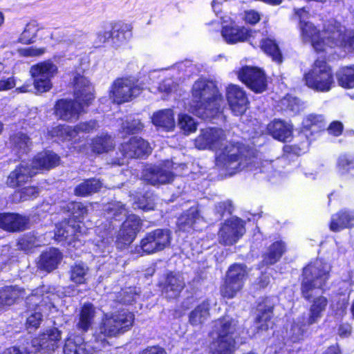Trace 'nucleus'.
I'll return each mask as SVG.
<instances>
[{"mask_svg":"<svg viewBox=\"0 0 354 354\" xmlns=\"http://www.w3.org/2000/svg\"><path fill=\"white\" fill-rule=\"evenodd\" d=\"M114 32H111L109 28H105L97 33L99 43L102 44L110 38H116L118 41H126L131 37V27L127 24H122L118 28H114Z\"/></svg>","mask_w":354,"mask_h":354,"instance_id":"nucleus-31","label":"nucleus"},{"mask_svg":"<svg viewBox=\"0 0 354 354\" xmlns=\"http://www.w3.org/2000/svg\"><path fill=\"white\" fill-rule=\"evenodd\" d=\"M178 126L185 134L195 132L197 129L196 122L187 114H180L178 115Z\"/></svg>","mask_w":354,"mask_h":354,"instance_id":"nucleus-50","label":"nucleus"},{"mask_svg":"<svg viewBox=\"0 0 354 354\" xmlns=\"http://www.w3.org/2000/svg\"><path fill=\"white\" fill-rule=\"evenodd\" d=\"M143 124L139 120H133L131 121L127 120L122 125V129L126 133H135L141 130Z\"/></svg>","mask_w":354,"mask_h":354,"instance_id":"nucleus-58","label":"nucleus"},{"mask_svg":"<svg viewBox=\"0 0 354 354\" xmlns=\"http://www.w3.org/2000/svg\"><path fill=\"white\" fill-rule=\"evenodd\" d=\"M330 272V266L322 260H316L304 268L301 283L303 297L310 299L321 292L329 279Z\"/></svg>","mask_w":354,"mask_h":354,"instance_id":"nucleus-6","label":"nucleus"},{"mask_svg":"<svg viewBox=\"0 0 354 354\" xmlns=\"http://www.w3.org/2000/svg\"><path fill=\"white\" fill-rule=\"evenodd\" d=\"M267 129L274 139L282 142L290 141L292 135V126L283 120H275L270 122Z\"/></svg>","mask_w":354,"mask_h":354,"instance_id":"nucleus-28","label":"nucleus"},{"mask_svg":"<svg viewBox=\"0 0 354 354\" xmlns=\"http://www.w3.org/2000/svg\"><path fill=\"white\" fill-rule=\"evenodd\" d=\"M221 35L223 39L229 44H234L239 42L249 41L254 37H260L261 32L252 30L245 26H239L234 23L223 26Z\"/></svg>","mask_w":354,"mask_h":354,"instance_id":"nucleus-19","label":"nucleus"},{"mask_svg":"<svg viewBox=\"0 0 354 354\" xmlns=\"http://www.w3.org/2000/svg\"><path fill=\"white\" fill-rule=\"evenodd\" d=\"M95 315V308L91 304H84L79 313L77 328L86 332L93 324Z\"/></svg>","mask_w":354,"mask_h":354,"instance_id":"nucleus-37","label":"nucleus"},{"mask_svg":"<svg viewBox=\"0 0 354 354\" xmlns=\"http://www.w3.org/2000/svg\"><path fill=\"white\" fill-rule=\"evenodd\" d=\"M39 193V189L37 187L30 186L23 188L19 192L20 201H24L36 198Z\"/></svg>","mask_w":354,"mask_h":354,"instance_id":"nucleus-57","label":"nucleus"},{"mask_svg":"<svg viewBox=\"0 0 354 354\" xmlns=\"http://www.w3.org/2000/svg\"><path fill=\"white\" fill-rule=\"evenodd\" d=\"M84 232L82 231L80 221H64L56 225L55 239L57 241H66L69 245L76 247L79 246L77 242L80 244L81 240H79V237Z\"/></svg>","mask_w":354,"mask_h":354,"instance_id":"nucleus-16","label":"nucleus"},{"mask_svg":"<svg viewBox=\"0 0 354 354\" xmlns=\"http://www.w3.org/2000/svg\"><path fill=\"white\" fill-rule=\"evenodd\" d=\"M243 21L248 24L254 25L261 19V15L254 10H245L243 16Z\"/></svg>","mask_w":354,"mask_h":354,"instance_id":"nucleus-60","label":"nucleus"},{"mask_svg":"<svg viewBox=\"0 0 354 354\" xmlns=\"http://www.w3.org/2000/svg\"><path fill=\"white\" fill-rule=\"evenodd\" d=\"M98 127L95 121H89L86 122H82L78 124L77 126L73 127V130H75L76 137L80 132L89 133L93 130L95 129Z\"/></svg>","mask_w":354,"mask_h":354,"instance_id":"nucleus-59","label":"nucleus"},{"mask_svg":"<svg viewBox=\"0 0 354 354\" xmlns=\"http://www.w3.org/2000/svg\"><path fill=\"white\" fill-rule=\"evenodd\" d=\"M142 90L139 84L130 78L117 79L109 89V98L113 103L122 104L138 96Z\"/></svg>","mask_w":354,"mask_h":354,"instance_id":"nucleus-12","label":"nucleus"},{"mask_svg":"<svg viewBox=\"0 0 354 354\" xmlns=\"http://www.w3.org/2000/svg\"><path fill=\"white\" fill-rule=\"evenodd\" d=\"M57 66L50 60L32 66L30 73L33 79L35 89L40 93L50 91L53 86L52 79L57 74Z\"/></svg>","mask_w":354,"mask_h":354,"instance_id":"nucleus-11","label":"nucleus"},{"mask_svg":"<svg viewBox=\"0 0 354 354\" xmlns=\"http://www.w3.org/2000/svg\"><path fill=\"white\" fill-rule=\"evenodd\" d=\"M281 109L291 115L298 113L302 109L300 101L291 95L284 97L280 101Z\"/></svg>","mask_w":354,"mask_h":354,"instance_id":"nucleus-49","label":"nucleus"},{"mask_svg":"<svg viewBox=\"0 0 354 354\" xmlns=\"http://www.w3.org/2000/svg\"><path fill=\"white\" fill-rule=\"evenodd\" d=\"M61 339V332L57 328H50L32 341L34 349L30 352H41L50 354L57 349Z\"/></svg>","mask_w":354,"mask_h":354,"instance_id":"nucleus-20","label":"nucleus"},{"mask_svg":"<svg viewBox=\"0 0 354 354\" xmlns=\"http://www.w3.org/2000/svg\"><path fill=\"white\" fill-rule=\"evenodd\" d=\"M122 297L120 299V301L124 304H131L138 297L135 288H129L123 290L121 293Z\"/></svg>","mask_w":354,"mask_h":354,"instance_id":"nucleus-62","label":"nucleus"},{"mask_svg":"<svg viewBox=\"0 0 354 354\" xmlns=\"http://www.w3.org/2000/svg\"><path fill=\"white\" fill-rule=\"evenodd\" d=\"M272 306L259 304L257 308V315L255 319V328L259 330H266L272 326Z\"/></svg>","mask_w":354,"mask_h":354,"instance_id":"nucleus-39","label":"nucleus"},{"mask_svg":"<svg viewBox=\"0 0 354 354\" xmlns=\"http://www.w3.org/2000/svg\"><path fill=\"white\" fill-rule=\"evenodd\" d=\"M102 186V183L95 178L88 179L80 184L75 189L77 196H86L99 191Z\"/></svg>","mask_w":354,"mask_h":354,"instance_id":"nucleus-44","label":"nucleus"},{"mask_svg":"<svg viewBox=\"0 0 354 354\" xmlns=\"http://www.w3.org/2000/svg\"><path fill=\"white\" fill-rule=\"evenodd\" d=\"M39 29V25L36 21H30L26 24L24 31L20 35L19 41L24 44L33 43L36 39Z\"/></svg>","mask_w":354,"mask_h":354,"instance_id":"nucleus-48","label":"nucleus"},{"mask_svg":"<svg viewBox=\"0 0 354 354\" xmlns=\"http://www.w3.org/2000/svg\"><path fill=\"white\" fill-rule=\"evenodd\" d=\"M14 149L19 153H25L30 146V142L26 134L17 133L11 138Z\"/></svg>","mask_w":354,"mask_h":354,"instance_id":"nucleus-51","label":"nucleus"},{"mask_svg":"<svg viewBox=\"0 0 354 354\" xmlns=\"http://www.w3.org/2000/svg\"><path fill=\"white\" fill-rule=\"evenodd\" d=\"M55 299L56 296L53 294L42 295V304L37 306L35 310H28V317L26 321V326L28 329L35 330L39 326L43 317L41 313L42 307L44 306H48V302H49V308H50V306L55 308Z\"/></svg>","mask_w":354,"mask_h":354,"instance_id":"nucleus-25","label":"nucleus"},{"mask_svg":"<svg viewBox=\"0 0 354 354\" xmlns=\"http://www.w3.org/2000/svg\"><path fill=\"white\" fill-rule=\"evenodd\" d=\"M133 322L134 315L127 310L105 313L93 334V342H84L82 337L71 335L66 340L64 354H95L109 344L108 338L129 330Z\"/></svg>","mask_w":354,"mask_h":354,"instance_id":"nucleus-1","label":"nucleus"},{"mask_svg":"<svg viewBox=\"0 0 354 354\" xmlns=\"http://www.w3.org/2000/svg\"><path fill=\"white\" fill-rule=\"evenodd\" d=\"M223 104L224 100L214 82L200 79L194 84L190 110L198 117L212 119L221 113Z\"/></svg>","mask_w":354,"mask_h":354,"instance_id":"nucleus-3","label":"nucleus"},{"mask_svg":"<svg viewBox=\"0 0 354 354\" xmlns=\"http://www.w3.org/2000/svg\"><path fill=\"white\" fill-rule=\"evenodd\" d=\"M28 224L26 216L16 214H0V227L7 231L24 230Z\"/></svg>","mask_w":354,"mask_h":354,"instance_id":"nucleus-27","label":"nucleus"},{"mask_svg":"<svg viewBox=\"0 0 354 354\" xmlns=\"http://www.w3.org/2000/svg\"><path fill=\"white\" fill-rule=\"evenodd\" d=\"M88 272V268L82 264H75L72 267L71 279V280L78 284H82L86 281V275Z\"/></svg>","mask_w":354,"mask_h":354,"instance_id":"nucleus-52","label":"nucleus"},{"mask_svg":"<svg viewBox=\"0 0 354 354\" xmlns=\"http://www.w3.org/2000/svg\"><path fill=\"white\" fill-rule=\"evenodd\" d=\"M337 169L341 174H345L354 169V160L346 155H342L337 160Z\"/></svg>","mask_w":354,"mask_h":354,"instance_id":"nucleus-54","label":"nucleus"},{"mask_svg":"<svg viewBox=\"0 0 354 354\" xmlns=\"http://www.w3.org/2000/svg\"><path fill=\"white\" fill-rule=\"evenodd\" d=\"M53 138H57L61 141L76 140V132L73 127L67 125H58L53 127L50 131Z\"/></svg>","mask_w":354,"mask_h":354,"instance_id":"nucleus-45","label":"nucleus"},{"mask_svg":"<svg viewBox=\"0 0 354 354\" xmlns=\"http://www.w3.org/2000/svg\"><path fill=\"white\" fill-rule=\"evenodd\" d=\"M73 82L75 100L62 99L55 106L56 116L63 120H77L94 99L93 87L87 78L77 74Z\"/></svg>","mask_w":354,"mask_h":354,"instance_id":"nucleus-4","label":"nucleus"},{"mask_svg":"<svg viewBox=\"0 0 354 354\" xmlns=\"http://www.w3.org/2000/svg\"><path fill=\"white\" fill-rule=\"evenodd\" d=\"M293 323L289 331V337L292 342H297L303 337L308 324H307V318L304 316L298 317Z\"/></svg>","mask_w":354,"mask_h":354,"instance_id":"nucleus-47","label":"nucleus"},{"mask_svg":"<svg viewBox=\"0 0 354 354\" xmlns=\"http://www.w3.org/2000/svg\"><path fill=\"white\" fill-rule=\"evenodd\" d=\"M327 130L329 134L334 136H338L343 131V125L339 122L334 121L330 123Z\"/></svg>","mask_w":354,"mask_h":354,"instance_id":"nucleus-64","label":"nucleus"},{"mask_svg":"<svg viewBox=\"0 0 354 354\" xmlns=\"http://www.w3.org/2000/svg\"><path fill=\"white\" fill-rule=\"evenodd\" d=\"M120 150L126 157L140 158L149 153L151 148L145 140L133 137L128 142L122 144Z\"/></svg>","mask_w":354,"mask_h":354,"instance_id":"nucleus-24","label":"nucleus"},{"mask_svg":"<svg viewBox=\"0 0 354 354\" xmlns=\"http://www.w3.org/2000/svg\"><path fill=\"white\" fill-rule=\"evenodd\" d=\"M239 79L255 93L266 90L267 80L262 70L254 66H244L238 71Z\"/></svg>","mask_w":354,"mask_h":354,"instance_id":"nucleus-17","label":"nucleus"},{"mask_svg":"<svg viewBox=\"0 0 354 354\" xmlns=\"http://www.w3.org/2000/svg\"><path fill=\"white\" fill-rule=\"evenodd\" d=\"M171 232L167 229H157L147 233L135 248L134 252L140 255L160 252L170 245Z\"/></svg>","mask_w":354,"mask_h":354,"instance_id":"nucleus-10","label":"nucleus"},{"mask_svg":"<svg viewBox=\"0 0 354 354\" xmlns=\"http://www.w3.org/2000/svg\"><path fill=\"white\" fill-rule=\"evenodd\" d=\"M134 209H141L145 211L151 210L154 208V198L152 194H147L142 198H139L133 203Z\"/></svg>","mask_w":354,"mask_h":354,"instance_id":"nucleus-55","label":"nucleus"},{"mask_svg":"<svg viewBox=\"0 0 354 354\" xmlns=\"http://www.w3.org/2000/svg\"><path fill=\"white\" fill-rule=\"evenodd\" d=\"M302 125L303 131L305 135L308 136L307 131L317 133L325 128L326 123L323 115L310 114L303 120Z\"/></svg>","mask_w":354,"mask_h":354,"instance_id":"nucleus-41","label":"nucleus"},{"mask_svg":"<svg viewBox=\"0 0 354 354\" xmlns=\"http://www.w3.org/2000/svg\"><path fill=\"white\" fill-rule=\"evenodd\" d=\"M245 232L244 222L239 218L232 217L225 221L221 226L218 233L219 241L223 245H233Z\"/></svg>","mask_w":354,"mask_h":354,"instance_id":"nucleus-18","label":"nucleus"},{"mask_svg":"<svg viewBox=\"0 0 354 354\" xmlns=\"http://www.w3.org/2000/svg\"><path fill=\"white\" fill-rule=\"evenodd\" d=\"M285 244L279 241L273 243L263 254V262L266 264H273L276 263L285 252Z\"/></svg>","mask_w":354,"mask_h":354,"instance_id":"nucleus-42","label":"nucleus"},{"mask_svg":"<svg viewBox=\"0 0 354 354\" xmlns=\"http://www.w3.org/2000/svg\"><path fill=\"white\" fill-rule=\"evenodd\" d=\"M140 227V218L134 214L129 216L118 233L116 237L118 248H122L130 245L135 239Z\"/></svg>","mask_w":354,"mask_h":354,"instance_id":"nucleus-21","label":"nucleus"},{"mask_svg":"<svg viewBox=\"0 0 354 354\" xmlns=\"http://www.w3.org/2000/svg\"><path fill=\"white\" fill-rule=\"evenodd\" d=\"M59 162V156L52 151H44L38 153L31 162V167L35 171L50 169L56 167Z\"/></svg>","mask_w":354,"mask_h":354,"instance_id":"nucleus-29","label":"nucleus"},{"mask_svg":"<svg viewBox=\"0 0 354 354\" xmlns=\"http://www.w3.org/2000/svg\"><path fill=\"white\" fill-rule=\"evenodd\" d=\"M108 218H115L116 220L120 219L121 215L125 216L127 210L120 202H115L108 205L106 208Z\"/></svg>","mask_w":354,"mask_h":354,"instance_id":"nucleus-53","label":"nucleus"},{"mask_svg":"<svg viewBox=\"0 0 354 354\" xmlns=\"http://www.w3.org/2000/svg\"><path fill=\"white\" fill-rule=\"evenodd\" d=\"M113 141L111 136L108 135H102L97 136L92 140V151L97 153L107 152L113 147Z\"/></svg>","mask_w":354,"mask_h":354,"instance_id":"nucleus-46","label":"nucleus"},{"mask_svg":"<svg viewBox=\"0 0 354 354\" xmlns=\"http://www.w3.org/2000/svg\"><path fill=\"white\" fill-rule=\"evenodd\" d=\"M185 286L183 277L178 274H169L165 279L163 293L169 299L178 297Z\"/></svg>","mask_w":354,"mask_h":354,"instance_id":"nucleus-33","label":"nucleus"},{"mask_svg":"<svg viewBox=\"0 0 354 354\" xmlns=\"http://www.w3.org/2000/svg\"><path fill=\"white\" fill-rule=\"evenodd\" d=\"M151 120L156 127L167 131L173 130L175 127L174 113L170 109L155 112L151 117Z\"/></svg>","mask_w":354,"mask_h":354,"instance_id":"nucleus-34","label":"nucleus"},{"mask_svg":"<svg viewBox=\"0 0 354 354\" xmlns=\"http://www.w3.org/2000/svg\"><path fill=\"white\" fill-rule=\"evenodd\" d=\"M295 13L299 19V28L301 36L304 41L311 44L317 52H328V35L325 34L328 22L324 26L322 32H319L316 27L310 22L306 21L309 18V13L304 8L295 9Z\"/></svg>","mask_w":354,"mask_h":354,"instance_id":"nucleus-7","label":"nucleus"},{"mask_svg":"<svg viewBox=\"0 0 354 354\" xmlns=\"http://www.w3.org/2000/svg\"><path fill=\"white\" fill-rule=\"evenodd\" d=\"M21 248L26 251H28L33 247H38L40 243L36 237L27 236L19 241Z\"/></svg>","mask_w":354,"mask_h":354,"instance_id":"nucleus-61","label":"nucleus"},{"mask_svg":"<svg viewBox=\"0 0 354 354\" xmlns=\"http://www.w3.org/2000/svg\"><path fill=\"white\" fill-rule=\"evenodd\" d=\"M226 96L230 109L234 115H241L248 109V98L245 92L239 86L230 85L226 90Z\"/></svg>","mask_w":354,"mask_h":354,"instance_id":"nucleus-22","label":"nucleus"},{"mask_svg":"<svg viewBox=\"0 0 354 354\" xmlns=\"http://www.w3.org/2000/svg\"><path fill=\"white\" fill-rule=\"evenodd\" d=\"M327 306L328 299L325 297L320 296L315 298L310 307L307 324L310 325L317 322L322 317Z\"/></svg>","mask_w":354,"mask_h":354,"instance_id":"nucleus-38","label":"nucleus"},{"mask_svg":"<svg viewBox=\"0 0 354 354\" xmlns=\"http://www.w3.org/2000/svg\"><path fill=\"white\" fill-rule=\"evenodd\" d=\"M25 290L17 286H6L0 289V309L10 306L25 296Z\"/></svg>","mask_w":354,"mask_h":354,"instance_id":"nucleus-35","label":"nucleus"},{"mask_svg":"<svg viewBox=\"0 0 354 354\" xmlns=\"http://www.w3.org/2000/svg\"><path fill=\"white\" fill-rule=\"evenodd\" d=\"M69 210L72 211L73 217L78 219L87 213L86 207L80 203H70Z\"/></svg>","mask_w":354,"mask_h":354,"instance_id":"nucleus-63","label":"nucleus"},{"mask_svg":"<svg viewBox=\"0 0 354 354\" xmlns=\"http://www.w3.org/2000/svg\"><path fill=\"white\" fill-rule=\"evenodd\" d=\"M229 133L218 127H207L200 131L194 140L196 148L200 150L216 151L227 141Z\"/></svg>","mask_w":354,"mask_h":354,"instance_id":"nucleus-13","label":"nucleus"},{"mask_svg":"<svg viewBox=\"0 0 354 354\" xmlns=\"http://www.w3.org/2000/svg\"><path fill=\"white\" fill-rule=\"evenodd\" d=\"M210 304L208 300H205L198 304L193 310L189 317V322L193 326H198L203 324L209 317Z\"/></svg>","mask_w":354,"mask_h":354,"instance_id":"nucleus-40","label":"nucleus"},{"mask_svg":"<svg viewBox=\"0 0 354 354\" xmlns=\"http://www.w3.org/2000/svg\"><path fill=\"white\" fill-rule=\"evenodd\" d=\"M62 259L61 253L55 248H50L44 252L38 262V267L40 269L50 272L55 269Z\"/></svg>","mask_w":354,"mask_h":354,"instance_id":"nucleus-36","label":"nucleus"},{"mask_svg":"<svg viewBox=\"0 0 354 354\" xmlns=\"http://www.w3.org/2000/svg\"><path fill=\"white\" fill-rule=\"evenodd\" d=\"M354 227V211L342 210L331 218L330 229L337 232L346 227Z\"/></svg>","mask_w":354,"mask_h":354,"instance_id":"nucleus-30","label":"nucleus"},{"mask_svg":"<svg viewBox=\"0 0 354 354\" xmlns=\"http://www.w3.org/2000/svg\"><path fill=\"white\" fill-rule=\"evenodd\" d=\"M336 78L340 86L346 88H354V66L339 68L336 73Z\"/></svg>","mask_w":354,"mask_h":354,"instance_id":"nucleus-43","label":"nucleus"},{"mask_svg":"<svg viewBox=\"0 0 354 354\" xmlns=\"http://www.w3.org/2000/svg\"><path fill=\"white\" fill-rule=\"evenodd\" d=\"M178 167L184 169L186 165H177L167 160L162 166H149L145 169L143 178L145 180L153 185L168 183L174 178V173L171 170L178 173L177 171Z\"/></svg>","mask_w":354,"mask_h":354,"instance_id":"nucleus-14","label":"nucleus"},{"mask_svg":"<svg viewBox=\"0 0 354 354\" xmlns=\"http://www.w3.org/2000/svg\"><path fill=\"white\" fill-rule=\"evenodd\" d=\"M201 221L198 207H192L178 218L177 228L182 232H189L192 229H195L196 224Z\"/></svg>","mask_w":354,"mask_h":354,"instance_id":"nucleus-32","label":"nucleus"},{"mask_svg":"<svg viewBox=\"0 0 354 354\" xmlns=\"http://www.w3.org/2000/svg\"><path fill=\"white\" fill-rule=\"evenodd\" d=\"M304 80L308 87L318 92H328L335 85L331 68L324 60L319 59L305 74Z\"/></svg>","mask_w":354,"mask_h":354,"instance_id":"nucleus-8","label":"nucleus"},{"mask_svg":"<svg viewBox=\"0 0 354 354\" xmlns=\"http://www.w3.org/2000/svg\"><path fill=\"white\" fill-rule=\"evenodd\" d=\"M247 271L245 266L234 264L227 270L225 284L221 288L224 297L233 298L242 289L246 279Z\"/></svg>","mask_w":354,"mask_h":354,"instance_id":"nucleus-15","label":"nucleus"},{"mask_svg":"<svg viewBox=\"0 0 354 354\" xmlns=\"http://www.w3.org/2000/svg\"><path fill=\"white\" fill-rule=\"evenodd\" d=\"M325 34L328 35V51L333 48H339L344 53L354 52L353 30L347 29L335 20H330Z\"/></svg>","mask_w":354,"mask_h":354,"instance_id":"nucleus-9","label":"nucleus"},{"mask_svg":"<svg viewBox=\"0 0 354 354\" xmlns=\"http://www.w3.org/2000/svg\"><path fill=\"white\" fill-rule=\"evenodd\" d=\"M37 174V171L28 162H22L9 174L6 184L10 187L16 188L23 186Z\"/></svg>","mask_w":354,"mask_h":354,"instance_id":"nucleus-23","label":"nucleus"},{"mask_svg":"<svg viewBox=\"0 0 354 354\" xmlns=\"http://www.w3.org/2000/svg\"><path fill=\"white\" fill-rule=\"evenodd\" d=\"M243 147L239 142L230 140L215 151V165L229 175H233L244 169L265 174V177L271 180L277 175L272 162L260 160L256 158L243 157Z\"/></svg>","mask_w":354,"mask_h":354,"instance_id":"nucleus-2","label":"nucleus"},{"mask_svg":"<svg viewBox=\"0 0 354 354\" xmlns=\"http://www.w3.org/2000/svg\"><path fill=\"white\" fill-rule=\"evenodd\" d=\"M17 51L21 57H35L43 55L46 53V49L44 47L37 48L36 46H30L18 48Z\"/></svg>","mask_w":354,"mask_h":354,"instance_id":"nucleus-56","label":"nucleus"},{"mask_svg":"<svg viewBox=\"0 0 354 354\" xmlns=\"http://www.w3.org/2000/svg\"><path fill=\"white\" fill-rule=\"evenodd\" d=\"M251 45L254 48L259 47L263 52L270 56L272 59L277 62H281L282 56L279 46L276 41L271 38H265L261 34L260 37H254L251 39Z\"/></svg>","mask_w":354,"mask_h":354,"instance_id":"nucleus-26","label":"nucleus"},{"mask_svg":"<svg viewBox=\"0 0 354 354\" xmlns=\"http://www.w3.org/2000/svg\"><path fill=\"white\" fill-rule=\"evenodd\" d=\"M236 322L225 316L214 322L210 333L212 342L209 344L212 354H232L235 344L234 333Z\"/></svg>","mask_w":354,"mask_h":354,"instance_id":"nucleus-5","label":"nucleus"}]
</instances>
